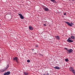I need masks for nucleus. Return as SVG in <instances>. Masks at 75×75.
<instances>
[{
	"mask_svg": "<svg viewBox=\"0 0 75 75\" xmlns=\"http://www.w3.org/2000/svg\"><path fill=\"white\" fill-rule=\"evenodd\" d=\"M71 38L73 40L75 39V36H71V38L69 37L68 40H67V41L68 42H74V41H73V40H71Z\"/></svg>",
	"mask_w": 75,
	"mask_h": 75,
	"instance_id": "nucleus-1",
	"label": "nucleus"
},
{
	"mask_svg": "<svg viewBox=\"0 0 75 75\" xmlns=\"http://www.w3.org/2000/svg\"><path fill=\"white\" fill-rule=\"evenodd\" d=\"M73 50L72 49H68V50H67V53L68 54H71V53H72V52H73Z\"/></svg>",
	"mask_w": 75,
	"mask_h": 75,
	"instance_id": "nucleus-2",
	"label": "nucleus"
},
{
	"mask_svg": "<svg viewBox=\"0 0 75 75\" xmlns=\"http://www.w3.org/2000/svg\"><path fill=\"white\" fill-rule=\"evenodd\" d=\"M65 23H66V24H67L68 25H69L70 27H72L73 25H74V23H70L69 22H65Z\"/></svg>",
	"mask_w": 75,
	"mask_h": 75,
	"instance_id": "nucleus-3",
	"label": "nucleus"
},
{
	"mask_svg": "<svg viewBox=\"0 0 75 75\" xmlns=\"http://www.w3.org/2000/svg\"><path fill=\"white\" fill-rule=\"evenodd\" d=\"M13 61H16V62L18 63V59L17 57H15L13 58Z\"/></svg>",
	"mask_w": 75,
	"mask_h": 75,
	"instance_id": "nucleus-4",
	"label": "nucleus"
},
{
	"mask_svg": "<svg viewBox=\"0 0 75 75\" xmlns=\"http://www.w3.org/2000/svg\"><path fill=\"white\" fill-rule=\"evenodd\" d=\"M69 69L70 71L72 72L73 73H74V72H75V71H74V68L73 67L70 68Z\"/></svg>",
	"mask_w": 75,
	"mask_h": 75,
	"instance_id": "nucleus-5",
	"label": "nucleus"
},
{
	"mask_svg": "<svg viewBox=\"0 0 75 75\" xmlns=\"http://www.w3.org/2000/svg\"><path fill=\"white\" fill-rule=\"evenodd\" d=\"M6 71V69L5 68H4L0 70V72H4Z\"/></svg>",
	"mask_w": 75,
	"mask_h": 75,
	"instance_id": "nucleus-6",
	"label": "nucleus"
},
{
	"mask_svg": "<svg viewBox=\"0 0 75 75\" xmlns=\"http://www.w3.org/2000/svg\"><path fill=\"white\" fill-rule=\"evenodd\" d=\"M10 74V71H8L4 73V75H8Z\"/></svg>",
	"mask_w": 75,
	"mask_h": 75,
	"instance_id": "nucleus-7",
	"label": "nucleus"
},
{
	"mask_svg": "<svg viewBox=\"0 0 75 75\" xmlns=\"http://www.w3.org/2000/svg\"><path fill=\"white\" fill-rule=\"evenodd\" d=\"M28 28L29 30H33V27H32L31 26H29Z\"/></svg>",
	"mask_w": 75,
	"mask_h": 75,
	"instance_id": "nucleus-8",
	"label": "nucleus"
},
{
	"mask_svg": "<svg viewBox=\"0 0 75 75\" xmlns=\"http://www.w3.org/2000/svg\"><path fill=\"white\" fill-rule=\"evenodd\" d=\"M55 38L57 39V40H58L60 39V37L58 35L55 36Z\"/></svg>",
	"mask_w": 75,
	"mask_h": 75,
	"instance_id": "nucleus-9",
	"label": "nucleus"
},
{
	"mask_svg": "<svg viewBox=\"0 0 75 75\" xmlns=\"http://www.w3.org/2000/svg\"><path fill=\"white\" fill-rule=\"evenodd\" d=\"M44 9L45 11H48V10H49V9L48 8H47V7L44 8Z\"/></svg>",
	"mask_w": 75,
	"mask_h": 75,
	"instance_id": "nucleus-10",
	"label": "nucleus"
},
{
	"mask_svg": "<svg viewBox=\"0 0 75 75\" xmlns=\"http://www.w3.org/2000/svg\"><path fill=\"white\" fill-rule=\"evenodd\" d=\"M54 68L56 69H60V68H59V67H58L57 66L54 67Z\"/></svg>",
	"mask_w": 75,
	"mask_h": 75,
	"instance_id": "nucleus-11",
	"label": "nucleus"
},
{
	"mask_svg": "<svg viewBox=\"0 0 75 75\" xmlns=\"http://www.w3.org/2000/svg\"><path fill=\"white\" fill-rule=\"evenodd\" d=\"M51 1H52V2H53V3H57V1H55V0H50Z\"/></svg>",
	"mask_w": 75,
	"mask_h": 75,
	"instance_id": "nucleus-12",
	"label": "nucleus"
},
{
	"mask_svg": "<svg viewBox=\"0 0 75 75\" xmlns=\"http://www.w3.org/2000/svg\"><path fill=\"white\" fill-rule=\"evenodd\" d=\"M9 67V65L8 64H7L6 67L5 68L6 69V70L7 69V68Z\"/></svg>",
	"mask_w": 75,
	"mask_h": 75,
	"instance_id": "nucleus-13",
	"label": "nucleus"
},
{
	"mask_svg": "<svg viewBox=\"0 0 75 75\" xmlns=\"http://www.w3.org/2000/svg\"><path fill=\"white\" fill-rule=\"evenodd\" d=\"M20 17L21 19H24V17H23V15H22Z\"/></svg>",
	"mask_w": 75,
	"mask_h": 75,
	"instance_id": "nucleus-14",
	"label": "nucleus"
},
{
	"mask_svg": "<svg viewBox=\"0 0 75 75\" xmlns=\"http://www.w3.org/2000/svg\"><path fill=\"white\" fill-rule=\"evenodd\" d=\"M24 74H25V75H28V73L26 72H24Z\"/></svg>",
	"mask_w": 75,
	"mask_h": 75,
	"instance_id": "nucleus-15",
	"label": "nucleus"
},
{
	"mask_svg": "<svg viewBox=\"0 0 75 75\" xmlns=\"http://www.w3.org/2000/svg\"><path fill=\"white\" fill-rule=\"evenodd\" d=\"M65 61H66V62H68V61H69V60L68 59H65Z\"/></svg>",
	"mask_w": 75,
	"mask_h": 75,
	"instance_id": "nucleus-16",
	"label": "nucleus"
},
{
	"mask_svg": "<svg viewBox=\"0 0 75 75\" xmlns=\"http://www.w3.org/2000/svg\"><path fill=\"white\" fill-rule=\"evenodd\" d=\"M27 62L29 63L30 62V60H27Z\"/></svg>",
	"mask_w": 75,
	"mask_h": 75,
	"instance_id": "nucleus-17",
	"label": "nucleus"
},
{
	"mask_svg": "<svg viewBox=\"0 0 75 75\" xmlns=\"http://www.w3.org/2000/svg\"><path fill=\"white\" fill-rule=\"evenodd\" d=\"M64 49H65L66 50H67V51H68V49L67 48H64Z\"/></svg>",
	"mask_w": 75,
	"mask_h": 75,
	"instance_id": "nucleus-18",
	"label": "nucleus"
},
{
	"mask_svg": "<svg viewBox=\"0 0 75 75\" xmlns=\"http://www.w3.org/2000/svg\"><path fill=\"white\" fill-rule=\"evenodd\" d=\"M18 15H19V16H20V17L22 15V14H21L20 13H18Z\"/></svg>",
	"mask_w": 75,
	"mask_h": 75,
	"instance_id": "nucleus-19",
	"label": "nucleus"
},
{
	"mask_svg": "<svg viewBox=\"0 0 75 75\" xmlns=\"http://www.w3.org/2000/svg\"><path fill=\"white\" fill-rule=\"evenodd\" d=\"M40 55H41V56H42V57H43V54H40Z\"/></svg>",
	"mask_w": 75,
	"mask_h": 75,
	"instance_id": "nucleus-20",
	"label": "nucleus"
},
{
	"mask_svg": "<svg viewBox=\"0 0 75 75\" xmlns=\"http://www.w3.org/2000/svg\"><path fill=\"white\" fill-rule=\"evenodd\" d=\"M35 47H37V48H38V45H37Z\"/></svg>",
	"mask_w": 75,
	"mask_h": 75,
	"instance_id": "nucleus-21",
	"label": "nucleus"
},
{
	"mask_svg": "<svg viewBox=\"0 0 75 75\" xmlns=\"http://www.w3.org/2000/svg\"><path fill=\"white\" fill-rule=\"evenodd\" d=\"M44 26H46V24H43Z\"/></svg>",
	"mask_w": 75,
	"mask_h": 75,
	"instance_id": "nucleus-22",
	"label": "nucleus"
},
{
	"mask_svg": "<svg viewBox=\"0 0 75 75\" xmlns=\"http://www.w3.org/2000/svg\"><path fill=\"white\" fill-rule=\"evenodd\" d=\"M46 75H49V74H48V73H47V74H46Z\"/></svg>",
	"mask_w": 75,
	"mask_h": 75,
	"instance_id": "nucleus-23",
	"label": "nucleus"
},
{
	"mask_svg": "<svg viewBox=\"0 0 75 75\" xmlns=\"http://www.w3.org/2000/svg\"><path fill=\"white\" fill-rule=\"evenodd\" d=\"M64 16H65V15H66L67 14L66 13H64Z\"/></svg>",
	"mask_w": 75,
	"mask_h": 75,
	"instance_id": "nucleus-24",
	"label": "nucleus"
},
{
	"mask_svg": "<svg viewBox=\"0 0 75 75\" xmlns=\"http://www.w3.org/2000/svg\"><path fill=\"white\" fill-rule=\"evenodd\" d=\"M73 74H74V75H75V71H74V72Z\"/></svg>",
	"mask_w": 75,
	"mask_h": 75,
	"instance_id": "nucleus-25",
	"label": "nucleus"
},
{
	"mask_svg": "<svg viewBox=\"0 0 75 75\" xmlns=\"http://www.w3.org/2000/svg\"><path fill=\"white\" fill-rule=\"evenodd\" d=\"M32 51H33V50H34V49H32Z\"/></svg>",
	"mask_w": 75,
	"mask_h": 75,
	"instance_id": "nucleus-26",
	"label": "nucleus"
},
{
	"mask_svg": "<svg viewBox=\"0 0 75 75\" xmlns=\"http://www.w3.org/2000/svg\"><path fill=\"white\" fill-rule=\"evenodd\" d=\"M72 0V1H74V0Z\"/></svg>",
	"mask_w": 75,
	"mask_h": 75,
	"instance_id": "nucleus-27",
	"label": "nucleus"
},
{
	"mask_svg": "<svg viewBox=\"0 0 75 75\" xmlns=\"http://www.w3.org/2000/svg\"><path fill=\"white\" fill-rule=\"evenodd\" d=\"M0 25H1L0 24Z\"/></svg>",
	"mask_w": 75,
	"mask_h": 75,
	"instance_id": "nucleus-28",
	"label": "nucleus"
}]
</instances>
